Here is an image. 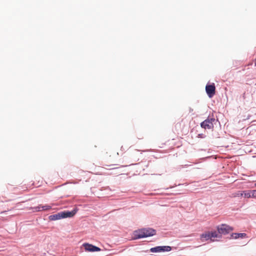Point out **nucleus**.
<instances>
[{
    "label": "nucleus",
    "instance_id": "f03ea898",
    "mask_svg": "<svg viewBox=\"0 0 256 256\" xmlns=\"http://www.w3.org/2000/svg\"><path fill=\"white\" fill-rule=\"evenodd\" d=\"M215 120H216L214 118H208L200 124V126L204 129H213L214 122Z\"/></svg>",
    "mask_w": 256,
    "mask_h": 256
},
{
    "label": "nucleus",
    "instance_id": "423d86ee",
    "mask_svg": "<svg viewBox=\"0 0 256 256\" xmlns=\"http://www.w3.org/2000/svg\"><path fill=\"white\" fill-rule=\"evenodd\" d=\"M77 212L76 209H74L71 212L70 211H64L60 212L62 218H71L75 215Z\"/></svg>",
    "mask_w": 256,
    "mask_h": 256
},
{
    "label": "nucleus",
    "instance_id": "20e7f679",
    "mask_svg": "<svg viewBox=\"0 0 256 256\" xmlns=\"http://www.w3.org/2000/svg\"><path fill=\"white\" fill-rule=\"evenodd\" d=\"M172 248L170 246H158L150 249L152 252H170Z\"/></svg>",
    "mask_w": 256,
    "mask_h": 256
},
{
    "label": "nucleus",
    "instance_id": "ddd939ff",
    "mask_svg": "<svg viewBox=\"0 0 256 256\" xmlns=\"http://www.w3.org/2000/svg\"><path fill=\"white\" fill-rule=\"evenodd\" d=\"M244 195L245 198H251L250 190L244 191Z\"/></svg>",
    "mask_w": 256,
    "mask_h": 256
},
{
    "label": "nucleus",
    "instance_id": "9b49d317",
    "mask_svg": "<svg viewBox=\"0 0 256 256\" xmlns=\"http://www.w3.org/2000/svg\"><path fill=\"white\" fill-rule=\"evenodd\" d=\"M49 218L52 220H58L62 218L60 212L55 214L51 215L49 216Z\"/></svg>",
    "mask_w": 256,
    "mask_h": 256
},
{
    "label": "nucleus",
    "instance_id": "7ed1b4c3",
    "mask_svg": "<svg viewBox=\"0 0 256 256\" xmlns=\"http://www.w3.org/2000/svg\"><path fill=\"white\" fill-rule=\"evenodd\" d=\"M217 230L221 236L222 234H226L232 230V228L224 224L218 226L217 227Z\"/></svg>",
    "mask_w": 256,
    "mask_h": 256
},
{
    "label": "nucleus",
    "instance_id": "6e6552de",
    "mask_svg": "<svg viewBox=\"0 0 256 256\" xmlns=\"http://www.w3.org/2000/svg\"><path fill=\"white\" fill-rule=\"evenodd\" d=\"M52 207L48 205H39L38 206L34 207V208H31L34 210V212H40L42 210H50Z\"/></svg>",
    "mask_w": 256,
    "mask_h": 256
},
{
    "label": "nucleus",
    "instance_id": "f3484780",
    "mask_svg": "<svg viewBox=\"0 0 256 256\" xmlns=\"http://www.w3.org/2000/svg\"><path fill=\"white\" fill-rule=\"evenodd\" d=\"M255 186L256 187V183L254 184Z\"/></svg>",
    "mask_w": 256,
    "mask_h": 256
},
{
    "label": "nucleus",
    "instance_id": "dca6fc26",
    "mask_svg": "<svg viewBox=\"0 0 256 256\" xmlns=\"http://www.w3.org/2000/svg\"><path fill=\"white\" fill-rule=\"evenodd\" d=\"M202 136H203L202 134H199L198 135V138H204Z\"/></svg>",
    "mask_w": 256,
    "mask_h": 256
},
{
    "label": "nucleus",
    "instance_id": "2eb2a0df",
    "mask_svg": "<svg viewBox=\"0 0 256 256\" xmlns=\"http://www.w3.org/2000/svg\"><path fill=\"white\" fill-rule=\"evenodd\" d=\"M243 195H244V192H239L236 194L237 196H242Z\"/></svg>",
    "mask_w": 256,
    "mask_h": 256
},
{
    "label": "nucleus",
    "instance_id": "39448f33",
    "mask_svg": "<svg viewBox=\"0 0 256 256\" xmlns=\"http://www.w3.org/2000/svg\"><path fill=\"white\" fill-rule=\"evenodd\" d=\"M206 90L210 98H212L216 92V87L214 84L206 85Z\"/></svg>",
    "mask_w": 256,
    "mask_h": 256
},
{
    "label": "nucleus",
    "instance_id": "9d476101",
    "mask_svg": "<svg viewBox=\"0 0 256 256\" xmlns=\"http://www.w3.org/2000/svg\"><path fill=\"white\" fill-rule=\"evenodd\" d=\"M232 236L235 239L238 238H244L246 237V234L245 233H234L232 234Z\"/></svg>",
    "mask_w": 256,
    "mask_h": 256
},
{
    "label": "nucleus",
    "instance_id": "0eeeda50",
    "mask_svg": "<svg viewBox=\"0 0 256 256\" xmlns=\"http://www.w3.org/2000/svg\"><path fill=\"white\" fill-rule=\"evenodd\" d=\"M84 246V248L86 250L88 251V252H99L100 250V248L96 246H93L92 244H83Z\"/></svg>",
    "mask_w": 256,
    "mask_h": 256
},
{
    "label": "nucleus",
    "instance_id": "f257e3e1",
    "mask_svg": "<svg viewBox=\"0 0 256 256\" xmlns=\"http://www.w3.org/2000/svg\"><path fill=\"white\" fill-rule=\"evenodd\" d=\"M156 234V230L151 228H142L134 232V236L136 238H140Z\"/></svg>",
    "mask_w": 256,
    "mask_h": 256
},
{
    "label": "nucleus",
    "instance_id": "1a4fd4ad",
    "mask_svg": "<svg viewBox=\"0 0 256 256\" xmlns=\"http://www.w3.org/2000/svg\"><path fill=\"white\" fill-rule=\"evenodd\" d=\"M210 240L212 242H214L215 240L214 238H222V236L218 232H216V231L210 232Z\"/></svg>",
    "mask_w": 256,
    "mask_h": 256
},
{
    "label": "nucleus",
    "instance_id": "f8f14e48",
    "mask_svg": "<svg viewBox=\"0 0 256 256\" xmlns=\"http://www.w3.org/2000/svg\"><path fill=\"white\" fill-rule=\"evenodd\" d=\"M200 238L202 240H210V232H206L202 234Z\"/></svg>",
    "mask_w": 256,
    "mask_h": 256
},
{
    "label": "nucleus",
    "instance_id": "4468645a",
    "mask_svg": "<svg viewBox=\"0 0 256 256\" xmlns=\"http://www.w3.org/2000/svg\"><path fill=\"white\" fill-rule=\"evenodd\" d=\"M250 196H251V198H256V190H250Z\"/></svg>",
    "mask_w": 256,
    "mask_h": 256
}]
</instances>
